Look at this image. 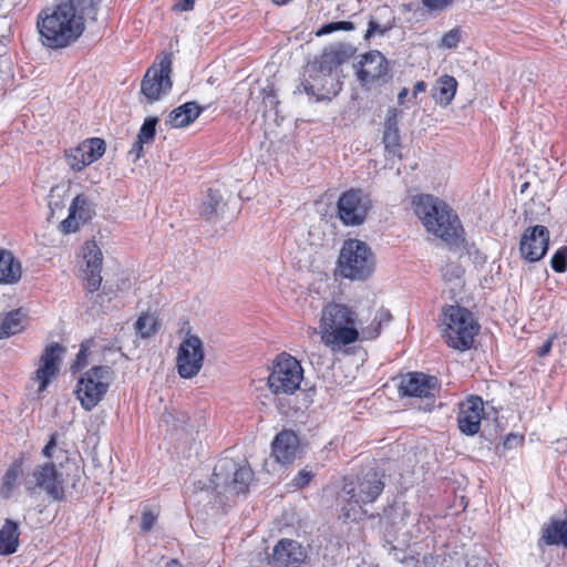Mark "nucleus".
<instances>
[{"label":"nucleus","mask_w":567,"mask_h":567,"mask_svg":"<svg viewBox=\"0 0 567 567\" xmlns=\"http://www.w3.org/2000/svg\"><path fill=\"white\" fill-rule=\"evenodd\" d=\"M426 90V83L424 81H419L414 84L413 87V96L416 97L419 93H422Z\"/></svg>","instance_id":"6e6d98bb"},{"label":"nucleus","mask_w":567,"mask_h":567,"mask_svg":"<svg viewBox=\"0 0 567 567\" xmlns=\"http://www.w3.org/2000/svg\"><path fill=\"white\" fill-rule=\"evenodd\" d=\"M112 300V297L107 292L99 293L96 296L95 302L99 303L101 307H103L104 302H110Z\"/></svg>","instance_id":"4d7b16f0"},{"label":"nucleus","mask_w":567,"mask_h":567,"mask_svg":"<svg viewBox=\"0 0 567 567\" xmlns=\"http://www.w3.org/2000/svg\"><path fill=\"white\" fill-rule=\"evenodd\" d=\"M157 122V117L145 118L137 134V140H140L141 143L148 144L154 141Z\"/></svg>","instance_id":"e433bc0d"},{"label":"nucleus","mask_w":567,"mask_h":567,"mask_svg":"<svg viewBox=\"0 0 567 567\" xmlns=\"http://www.w3.org/2000/svg\"><path fill=\"white\" fill-rule=\"evenodd\" d=\"M393 21H394V18L386 21L385 23H379L375 19L371 18L369 21V27H368L367 33H365V39H369L373 35L385 34L389 30H391L393 28Z\"/></svg>","instance_id":"37998d69"},{"label":"nucleus","mask_w":567,"mask_h":567,"mask_svg":"<svg viewBox=\"0 0 567 567\" xmlns=\"http://www.w3.org/2000/svg\"><path fill=\"white\" fill-rule=\"evenodd\" d=\"M38 29L45 47L60 49L76 41L84 31V23L72 6L60 1L54 9L39 14Z\"/></svg>","instance_id":"f03ea898"},{"label":"nucleus","mask_w":567,"mask_h":567,"mask_svg":"<svg viewBox=\"0 0 567 567\" xmlns=\"http://www.w3.org/2000/svg\"><path fill=\"white\" fill-rule=\"evenodd\" d=\"M391 319H392V316L389 312V310L380 309L373 320L374 322H377V327L363 329L362 332H363L364 337L367 339L377 338L380 334L381 324L383 322H389Z\"/></svg>","instance_id":"ea45409f"},{"label":"nucleus","mask_w":567,"mask_h":567,"mask_svg":"<svg viewBox=\"0 0 567 567\" xmlns=\"http://www.w3.org/2000/svg\"><path fill=\"white\" fill-rule=\"evenodd\" d=\"M549 230L543 225L528 227L519 241L520 256L528 262L540 260L548 250Z\"/></svg>","instance_id":"dca6fc26"},{"label":"nucleus","mask_w":567,"mask_h":567,"mask_svg":"<svg viewBox=\"0 0 567 567\" xmlns=\"http://www.w3.org/2000/svg\"><path fill=\"white\" fill-rule=\"evenodd\" d=\"M144 144L145 143H141L140 140H137V138H136L135 143L133 144L128 154L134 156V158H133L134 162H136L137 159H140L142 157Z\"/></svg>","instance_id":"864d4df0"},{"label":"nucleus","mask_w":567,"mask_h":567,"mask_svg":"<svg viewBox=\"0 0 567 567\" xmlns=\"http://www.w3.org/2000/svg\"><path fill=\"white\" fill-rule=\"evenodd\" d=\"M400 113L396 109H389L384 122L382 143L385 151L393 156H400L401 136L398 118Z\"/></svg>","instance_id":"b1692460"},{"label":"nucleus","mask_w":567,"mask_h":567,"mask_svg":"<svg viewBox=\"0 0 567 567\" xmlns=\"http://www.w3.org/2000/svg\"><path fill=\"white\" fill-rule=\"evenodd\" d=\"M92 205L84 195H78L72 200L69 208V217L61 223L62 231H76L81 224L86 223L92 217Z\"/></svg>","instance_id":"5701e85b"},{"label":"nucleus","mask_w":567,"mask_h":567,"mask_svg":"<svg viewBox=\"0 0 567 567\" xmlns=\"http://www.w3.org/2000/svg\"><path fill=\"white\" fill-rule=\"evenodd\" d=\"M22 475V458L14 460L10 465L8 471L6 472L2 486L1 494L4 498H9L13 488L17 486L20 476Z\"/></svg>","instance_id":"473e14b6"},{"label":"nucleus","mask_w":567,"mask_h":567,"mask_svg":"<svg viewBox=\"0 0 567 567\" xmlns=\"http://www.w3.org/2000/svg\"><path fill=\"white\" fill-rule=\"evenodd\" d=\"M401 396H413L433 401L440 391V381L423 372H408L400 377L398 384Z\"/></svg>","instance_id":"4468645a"},{"label":"nucleus","mask_w":567,"mask_h":567,"mask_svg":"<svg viewBox=\"0 0 567 567\" xmlns=\"http://www.w3.org/2000/svg\"><path fill=\"white\" fill-rule=\"evenodd\" d=\"M278 6H281V4H287L288 2H290L291 0H272Z\"/></svg>","instance_id":"680f3d73"},{"label":"nucleus","mask_w":567,"mask_h":567,"mask_svg":"<svg viewBox=\"0 0 567 567\" xmlns=\"http://www.w3.org/2000/svg\"><path fill=\"white\" fill-rule=\"evenodd\" d=\"M165 567H183L182 564L176 559H171Z\"/></svg>","instance_id":"bf43d9fd"},{"label":"nucleus","mask_w":567,"mask_h":567,"mask_svg":"<svg viewBox=\"0 0 567 567\" xmlns=\"http://www.w3.org/2000/svg\"><path fill=\"white\" fill-rule=\"evenodd\" d=\"M27 312L22 309H14L0 317V339L9 338L24 329Z\"/></svg>","instance_id":"cd10ccee"},{"label":"nucleus","mask_w":567,"mask_h":567,"mask_svg":"<svg viewBox=\"0 0 567 567\" xmlns=\"http://www.w3.org/2000/svg\"><path fill=\"white\" fill-rule=\"evenodd\" d=\"M63 352L64 348L56 342L45 347L40 358V365L34 372L33 378V380L39 383V393L43 392L51 380L58 375Z\"/></svg>","instance_id":"a211bd4d"},{"label":"nucleus","mask_w":567,"mask_h":567,"mask_svg":"<svg viewBox=\"0 0 567 567\" xmlns=\"http://www.w3.org/2000/svg\"><path fill=\"white\" fill-rule=\"evenodd\" d=\"M372 206L368 193L360 188H351L343 192L338 199V217L346 226H360L365 221Z\"/></svg>","instance_id":"f8f14e48"},{"label":"nucleus","mask_w":567,"mask_h":567,"mask_svg":"<svg viewBox=\"0 0 567 567\" xmlns=\"http://www.w3.org/2000/svg\"><path fill=\"white\" fill-rule=\"evenodd\" d=\"M551 347H553V339H551V338H549V339H547V340L543 343V346H542V347H539V348H538V350H537V354H538L539 357H545V355H547V354L550 352Z\"/></svg>","instance_id":"5fc2aeb1"},{"label":"nucleus","mask_w":567,"mask_h":567,"mask_svg":"<svg viewBox=\"0 0 567 567\" xmlns=\"http://www.w3.org/2000/svg\"><path fill=\"white\" fill-rule=\"evenodd\" d=\"M457 90V81L454 76H440L431 90V96L436 104L447 106L453 101Z\"/></svg>","instance_id":"bb28decb"},{"label":"nucleus","mask_w":567,"mask_h":567,"mask_svg":"<svg viewBox=\"0 0 567 567\" xmlns=\"http://www.w3.org/2000/svg\"><path fill=\"white\" fill-rule=\"evenodd\" d=\"M172 54L164 53L159 56L158 63H154L147 69L142 82L141 93L148 103L159 101L172 89Z\"/></svg>","instance_id":"9b49d317"},{"label":"nucleus","mask_w":567,"mask_h":567,"mask_svg":"<svg viewBox=\"0 0 567 567\" xmlns=\"http://www.w3.org/2000/svg\"><path fill=\"white\" fill-rule=\"evenodd\" d=\"M409 95V90L406 87H403L399 94H398V100H399V103L400 104H403L405 97Z\"/></svg>","instance_id":"13d9d810"},{"label":"nucleus","mask_w":567,"mask_h":567,"mask_svg":"<svg viewBox=\"0 0 567 567\" xmlns=\"http://www.w3.org/2000/svg\"><path fill=\"white\" fill-rule=\"evenodd\" d=\"M254 473L246 463L223 457L214 466L213 483L215 488H224L231 494H245L252 481Z\"/></svg>","instance_id":"6e6552de"},{"label":"nucleus","mask_w":567,"mask_h":567,"mask_svg":"<svg viewBox=\"0 0 567 567\" xmlns=\"http://www.w3.org/2000/svg\"><path fill=\"white\" fill-rule=\"evenodd\" d=\"M19 526L16 522L7 518L0 529V555L8 556L17 551L19 546Z\"/></svg>","instance_id":"c85d7f7f"},{"label":"nucleus","mask_w":567,"mask_h":567,"mask_svg":"<svg viewBox=\"0 0 567 567\" xmlns=\"http://www.w3.org/2000/svg\"><path fill=\"white\" fill-rule=\"evenodd\" d=\"M111 382V369L104 365L91 368L79 380L76 396L84 410L91 411L106 394Z\"/></svg>","instance_id":"9d476101"},{"label":"nucleus","mask_w":567,"mask_h":567,"mask_svg":"<svg viewBox=\"0 0 567 567\" xmlns=\"http://www.w3.org/2000/svg\"><path fill=\"white\" fill-rule=\"evenodd\" d=\"M462 40V29L460 27H455L451 29L449 32L444 33L439 47L443 49H456L458 43Z\"/></svg>","instance_id":"a19ab883"},{"label":"nucleus","mask_w":567,"mask_h":567,"mask_svg":"<svg viewBox=\"0 0 567 567\" xmlns=\"http://www.w3.org/2000/svg\"><path fill=\"white\" fill-rule=\"evenodd\" d=\"M83 258L86 265V268L84 269L86 289L90 292H94L99 290L102 282L101 270L103 261L102 251L96 243H86Z\"/></svg>","instance_id":"412c9836"},{"label":"nucleus","mask_w":567,"mask_h":567,"mask_svg":"<svg viewBox=\"0 0 567 567\" xmlns=\"http://www.w3.org/2000/svg\"><path fill=\"white\" fill-rule=\"evenodd\" d=\"M194 3H195V0H178L173 9L175 11H179V12H183V11H189L194 8Z\"/></svg>","instance_id":"603ef678"},{"label":"nucleus","mask_w":567,"mask_h":567,"mask_svg":"<svg viewBox=\"0 0 567 567\" xmlns=\"http://www.w3.org/2000/svg\"><path fill=\"white\" fill-rule=\"evenodd\" d=\"M303 379V369L292 355L284 352L274 361L272 371L268 377L269 389L275 394L295 393Z\"/></svg>","instance_id":"1a4fd4ad"},{"label":"nucleus","mask_w":567,"mask_h":567,"mask_svg":"<svg viewBox=\"0 0 567 567\" xmlns=\"http://www.w3.org/2000/svg\"><path fill=\"white\" fill-rule=\"evenodd\" d=\"M550 266L556 272H565L567 270V246L560 247L551 257Z\"/></svg>","instance_id":"c03bdc74"},{"label":"nucleus","mask_w":567,"mask_h":567,"mask_svg":"<svg viewBox=\"0 0 567 567\" xmlns=\"http://www.w3.org/2000/svg\"><path fill=\"white\" fill-rule=\"evenodd\" d=\"M271 447V454L278 463L291 464L299 451V439L295 432L285 430L276 435Z\"/></svg>","instance_id":"4be33fe9"},{"label":"nucleus","mask_w":567,"mask_h":567,"mask_svg":"<svg viewBox=\"0 0 567 567\" xmlns=\"http://www.w3.org/2000/svg\"><path fill=\"white\" fill-rule=\"evenodd\" d=\"M484 415L483 400L472 396L460 406L457 423L460 431L465 435H475L481 429V421Z\"/></svg>","instance_id":"aec40b11"},{"label":"nucleus","mask_w":567,"mask_h":567,"mask_svg":"<svg viewBox=\"0 0 567 567\" xmlns=\"http://www.w3.org/2000/svg\"><path fill=\"white\" fill-rule=\"evenodd\" d=\"M65 156L68 165L74 172H80L89 165V163H86V158L84 153L82 152L81 146L71 150L70 152L66 153Z\"/></svg>","instance_id":"58836bf2"},{"label":"nucleus","mask_w":567,"mask_h":567,"mask_svg":"<svg viewBox=\"0 0 567 567\" xmlns=\"http://www.w3.org/2000/svg\"><path fill=\"white\" fill-rule=\"evenodd\" d=\"M358 323V315L350 307L329 302L321 310V342L332 350L354 343L359 339Z\"/></svg>","instance_id":"20e7f679"},{"label":"nucleus","mask_w":567,"mask_h":567,"mask_svg":"<svg viewBox=\"0 0 567 567\" xmlns=\"http://www.w3.org/2000/svg\"><path fill=\"white\" fill-rule=\"evenodd\" d=\"M313 474L310 471L301 470L292 480V485L297 488H303L311 482Z\"/></svg>","instance_id":"09e8293b"},{"label":"nucleus","mask_w":567,"mask_h":567,"mask_svg":"<svg viewBox=\"0 0 567 567\" xmlns=\"http://www.w3.org/2000/svg\"><path fill=\"white\" fill-rule=\"evenodd\" d=\"M354 29V24L350 21H337L323 24L316 34L318 37L330 34L336 31H351Z\"/></svg>","instance_id":"79ce46f5"},{"label":"nucleus","mask_w":567,"mask_h":567,"mask_svg":"<svg viewBox=\"0 0 567 567\" xmlns=\"http://www.w3.org/2000/svg\"><path fill=\"white\" fill-rule=\"evenodd\" d=\"M540 540L549 546L561 544L567 549V520L551 519L543 528Z\"/></svg>","instance_id":"c756f323"},{"label":"nucleus","mask_w":567,"mask_h":567,"mask_svg":"<svg viewBox=\"0 0 567 567\" xmlns=\"http://www.w3.org/2000/svg\"><path fill=\"white\" fill-rule=\"evenodd\" d=\"M307 557V550L300 543L284 538L274 547L270 564L274 567H300Z\"/></svg>","instance_id":"6ab92c4d"},{"label":"nucleus","mask_w":567,"mask_h":567,"mask_svg":"<svg viewBox=\"0 0 567 567\" xmlns=\"http://www.w3.org/2000/svg\"><path fill=\"white\" fill-rule=\"evenodd\" d=\"M523 437L522 436H518L516 434H508L506 436V439L504 440L503 442V447L506 450V449H513L515 447L516 445H518L520 442H522Z\"/></svg>","instance_id":"3c124183"},{"label":"nucleus","mask_w":567,"mask_h":567,"mask_svg":"<svg viewBox=\"0 0 567 567\" xmlns=\"http://www.w3.org/2000/svg\"><path fill=\"white\" fill-rule=\"evenodd\" d=\"M353 49L350 45L339 44L324 49L323 52L311 63L309 69V79L322 80L324 84L319 89L320 95L332 94L336 96L341 90L340 81L332 72L341 64L346 63L353 55Z\"/></svg>","instance_id":"39448f33"},{"label":"nucleus","mask_w":567,"mask_h":567,"mask_svg":"<svg viewBox=\"0 0 567 567\" xmlns=\"http://www.w3.org/2000/svg\"><path fill=\"white\" fill-rule=\"evenodd\" d=\"M42 454L47 461L35 465L24 475L23 486L31 495L40 491L54 502H63L65 501V478L72 476V486L75 487L76 481L80 480V468L69 457L66 451L58 449L55 433L51 434Z\"/></svg>","instance_id":"f257e3e1"},{"label":"nucleus","mask_w":567,"mask_h":567,"mask_svg":"<svg viewBox=\"0 0 567 567\" xmlns=\"http://www.w3.org/2000/svg\"><path fill=\"white\" fill-rule=\"evenodd\" d=\"M158 328V322L153 315L143 313L138 317L135 322V329L142 338H148L153 336Z\"/></svg>","instance_id":"c9c22d12"},{"label":"nucleus","mask_w":567,"mask_h":567,"mask_svg":"<svg viewBox=\"0 0 567 567\" xmlns=\"http://www.w3.org/2000/svg\"><path fill=\"white\" fill-rule=\"evenodd\" d=\"M527 186H528V184H527V183H525V184L523 185V187H522V192H524V189H526V187H527Z\"/></svg>","instance_id":"e2e57ef3"},{"label":"nucleus","mask_w":567,"mask_h":567,"mask_svg":"<svg viewBox=\"0 0 567 567\" xmlns=\"http://www.w3.org/2000/svg\"><path fill=\"white\" fill-rule=\"evenodd\" d=\"M22 276L21 262L9 250H0V284L14 285Z\"/></svg>","instance_id":"a878e982"},{"label":"nucleus","mask_w":567,"mask_h":567,"mask_svg":"<svg viewBox=\"0 0 567 567\" xmlns=\"http://www.w3.org/2000/svg\"><path fill=\"white\" fill-rule=\"evenodd\" d=\"M204 362V346L197 336L188 334L181 343L176 358L177 372L183 379L196 377Z\"/></svg>","instance_id":"ddd939ff"},{"label":"nucleus","mask_w":567,"mask_h":567,"mask_svg":"<svg viewBox=\"0 0 567 567\" xmlns=\"http://www.w3.org/2000/svg\"><path fill=\"white\" fill-rule=\"evenodd\" d=\"M455 0H421L423 7L431 14L443 12L453 6Z\"/></svg>","instance_id":"a18cd8bd"},{"label":"nucleus","mask_w":567,"mask_h":567,"mask_svg":"<svg viewBox=\"0 0 567 567\" xmlns=\"http://www.w3.org/2000/svg\"><path fill=\"white\" fill-rule=\"evenodd\" d=\"M203 109L196 102H187L171 111L166 123L175 128L186 127L202 113Z\"/></svg>","instance_id":"393cba45"},{"label":"nucleus","mask_w":567,"mask_h":567,"mask_svg":"<svg viewBox=\"0 0 567 567\" xmlns=\"http://www.w3.org/2000/svg\"><path fill=\"white\" fill-rule=\"evenodd\" d=\"M225 206L226 203L221 193L218 189L209 188L203 202L200 215L207 220L219 218L224 213Z\"/></svg>","instance_id":"7c9ffc66"},{"label":"nucleus","mask_w":567,"mask_h":567,"mask_svg":"<svg viewBox=\"0 0 567 567\" xmlns=\"http://www.w3.org/2000/svg\"><path fill=\"white\" fill-rule=\"evenodd\" d=\"M441 274L443 280L446 284L451 285L452 291H457L462 289L464 285V270L460 264L452 261L446 262L444 266H442Z\"/></svg>","instance_id":"2f4dec72"},{"label":"nucleus","mask_w":567,"mask_h":567,"mask_svg":"<svg viewBox=\"0 0 567 567\" xmlns=\"http://www.w3.org/2000/svg\"><path fill=\"white\" fill-rule=\"evenodd\" d=\"M264 104L266 107L276 109V106L279 104V101L277 100V94L275 92V89L272 86H268L264 89Z\"/></svg>","instance_id":"8fccbe9b"},{"label":"nucleus","mask_w":567,"mask_h":567,"mask_svg":"<svg viewBox=\"0 0 567 567\" xmlns=\"http://www.w3.org/2000/svg\"><path fill=\"white\" fill-rule=\"evenodd\" d=\"M415 215L429 233L447 244H455L463 233L458 216L433 195H417L412 200Z\"/></svg>","instance_id":"7ed1b4c3"},{"label":"nucleus","mask_w":567,"mask_h":567,"mask_svg":"<svg viewBox=\"0 0 567 567\" xmlns=\"http://www.w3.org/2000/svg\"><path fill=\"white\" fill-rule=\"evenodd\" d=\"M156 518H157V515L155 513H153L148 508H144V511L142 513L141 529L144 533L150 532L153 528V526L156 522Z\"/></svg>","instance_id":"de8ad7c7"},{"label":"nucleus","mask_w":567,"mask_h":567,"mask_svg":"<svg viewBox=\"0 0 567 567\" xmlns=\"http://www.w3.org/2000/svg\"><path fill=\"white\" fill-rule=\"evenodd\" d=\"M80 146L85 155L86 163H89V165L101 158L106 150V144L104 140L99 137L85 140Z\"/></svg>","instance_id":"72a5a7b5"},{"label":"nucleus","mask_w":567,"mask_h":567,"mask_svg":"<svg viewBox=\"0 0 567 567\" xmlns=\"http://www.w3.org/2000/svg\"><path fill=\"white\" fill-rule=\"evenodd\" d=\"M374 268V255L368 244L352 238L343 243L338 258V270L343 278L364 280Z\"/></svg>","instance_id":"423d86ee"},{"label":"nucleus","mask_w":567,"mask_h":567,"mask_svg":"<svg viewBox=\"0 0 567 567\" xmlns=\"http://www.w3.org/2000/svg\"><path fill=\"white\" fill-rule=\"evenodd\" d=\"M61 2L72 6L74 13L81 16L84 22L85 18L95 20L96 7L101 0H61Z\"/></svg>","instance_id":"f704fd0d"},{"label":"nucleus","mask_w":567,"mask_h":567,"mask_svg":"<svg viewBox=\"0 0 567 567\" xmlns=\"http://www.w3.org/2000/svg\"><path fill=\"white\" fill-rule=\"evenodd\" d=\"M322 84H324V81H322V80L313 81L310 79V80L302 82L297 87V92H299V93L303 92L308 95L317 96V101H321L323 99H330L331 96H333L332 94H327V95L319 94L320 93L319 89L321 87Z\"/></svg>","instance_id":"4c0bfd02"},{"label":"nucleus","mask_w":567,"mask_h":567,"mask_svg":"<svg viewBox=\"0 0 567 567\" xmlns=\"http://www.w3.org/2000/svg\"><path fill=\"white\" fill-rule=\"evenodd\" d=\"M377 13H379V14H381V16H382V14H384V13H390V11H389V8H388V7H382V8H379V9L377 10Z\"/></svg>","instance_id":"052dcab7"},{"label":"nucleus","mask_w":567,"mask_h":567,"mask_svg":"<svg viewBox=\"0 0 567 567\" xmlns=\"http://www.w3.org/2000/svg\"><path fill=\"white\" fill-rule=\"evenodd\" d=\"M357 68V76L362 85H370L375 82H388L391 78L389 74V62L379 51H370L362 55Z\"/></svg>","instance_id":"2eb2a0df"},{"label":"nucleus","mask_w":567,"mask_h":567,"mask_svg":"<svg viewBox=\"0 0 567 567\" xmlns=\"http://www.w3.org/2000/svg\"><path fill=\"white\" fill-rule=\"evenodd\" d=\"M384 483L379 474L374 471H369L362 477H358L357 484H351V487L344 492L349 495V501L358 506L373 503L382 493Z\"/></svg>","instance_id":"f3484780"},{"label":"nucleus","mask_w":567,"mask_h":567,"mask_svg":"<svg viewBox=\"0 0 567 567\" xmlns=\"http://www.w3.org/2000/svg\"><path fill=\"white\" fill-rule=\"evenodd\" d=\"M443 313L444 338L447 346L461 351L471 349L480 329L472 312L456 305L447 306Z\"/></svg>","instance_id":"0eeeda50"},{"label":"nucleus","mask_w":567,"mask_h":567,"mask_svg":"<svg viewBox=\"0 0 567 567\" xmlns=\"http://www.w3.org/2000/svg\"><path fill=\"white\" fill-rule=\"evenodd\" d=\"M87 354H89V347L86 343H82L79 353L76 354V358L74 362L71 365L72 372H79L87 364Z\"/></svg>","instance_id":"49530a36"}]
</instances>
